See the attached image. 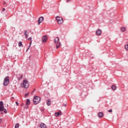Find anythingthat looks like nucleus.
I'll return each mask as SVG.
<instances>
[{"instance_id": "25", "label": "nucleus", "mask_w": 128, "mask_h": 128, "mask_svg": "<svg viewBox=\"0 0 128 128\" xmlns=\"http://www.w3.org/2000/svg\"><path fill=\"white\" fill-rule=\"evenodd\" d=\"M28 40H30V42H32V37L29 38Z\"/></svg>"}, {"instance_id": "17", "label": "nucleus", "mask_w": 128, "mask_h": 128, "mask_svg": "<svg viewBox=\"0 0 128 128\" xmlns=\"http://www.w3.org/2000/svg\"><path fill=\"white\" fill-rule=\"evenodd\" d=\"M26 100H27L26 102V104H28V105L30 104V99H27Z\"/></svg>"}, {"instance_id": "10", "label": "nucleus", "mask_w": 128, "mask_h": 128, "mask_svg": "<svg viewBox=\"0 0 128 128\" xmlns=\"http://www.w3.org/2000/svg\"><path fill=\"white\" fill-rule=\"evenodd\" d=\"M47 106H50L52 104V102L50 101V99H48L46 102Z\"/></svg>"}, {"instance_id": "1", "label": "nucleus", "mask_w": 128, "mask_h": 128, "mask_svg": "<svg viewBox=\"0 0 128 128\" xmlns=\"http://www.w3.org/2000/svg\"><path fill=\"white\" fill-rule=\"evenodd\" d=\"M40 102V96H35L34 98V104H38V102Z\"/></svg>"}, {"instance_id": "8", "label": "nucleus", "mask_w": 128, "mask_h": 128, "mask_svg": "<svg viewBox=\"0 0 128 128\" xmlns=\"http://www.w3.org/2000/svg\"><path fill=\"white\" fill-rule=\"evenodd\" d=\"M120 30L122 32H126V27H124V26H122V27H121Z\"/></svg>"}, {"instance_id": "20", "label": "nucleus", "mask_w": 128, "mask_h": 128, "mask_svg": "<svg viewBox=\"0 0 128 128\" xmlns=\"http://www.w3.org/2000/svg\"><path fill=\"white\" fill-rule=\"evenodd\" d=\"M0 106H4V102L2 101L0 102Z\"/></svg>"}, {"instance_id": "27", "label": "nucleus", "mask_w": 128, "mask_h": 128, "mask_svg": "<svg viewBox=\"0 0 128 128\" xmlns=\"http://www.w3.org/2000/svg\"><path fill=\"white\" fill-rule=\"evenodd\" d=\"M16 106H18V102H16Z\"/></svg>"}, {"instance_id": "23", "label": "nucleus", "mask_w": 128, "mask_h": 128, "mask_svg": "<svg viewBox=\"0 0 128 128\" xmlns=\"http://www.w3.org/2000/svg\"><path fill=\"white\" fill-rule=\"evenodd\" d=\"M4 114H7L8 113V111H6V109H4Z\"/></svg>"}, {"instance_id": "11", "label": "nucleus", "mask_w": 128, "mask_h": 128, "mask_svg": "<svg viewBox=\"0 0 128 128\" xmlns=\"http://www.w3.org/2000/svg\"><path fill=\"white\" fill-rule=\"evenodd\" d=\"M40 128H46V126L44 124L42 123L40 124Z\"/></svg>"}, {"instance_id": "30", "label": "nucleus", "mask_w": 128, "mask_h": 128, "mask_svg": "<svg viewBox=\"0 0 128 128\" xmlns=\"http://www.w3.org/2000/svg\"><path fill=\"white\" fill-rule=\"evenodd\" d=\"M66 1L68 2H70V0H66Z\"/></svg>"}, {"instance_id": "14", "label": "nucleus", "mask_w": 128, "mask_h": 128, "mask_svg": "<svg viewBox=\"0 0 128 128\" xmlns=\"http://www.w3.org/2000/svg\"><path fill=\"white\" fill-rule=\"evenodd\" d=\"M60 44H62V43L60 42H59L58 44H56V48H58L60 46Z\"/></svg>"}, {"instance_id": "5", "label": "nucleus", "mask_w": 128, "mask_h": 128, "mask_svg": "<svg viewBox=\"0 0 128 128\" xmlns=\"http://www.w3.org/2000/svg\"><path fill=\"white\" fill-rule=\"evenodd\" d=\"M44 16H40L38 20V24H40L44 22Z\"/></svg>"}, {"instance_id": "18", "label": "nucleus", "mask_w": 128, "mask_h": 128, "mask_svg": "<svg viewBox=\"0 0 128 128\" xmlns=\"http://www.w3.org/2000/svg\"><path fill=\"white\" fill-rule=\"evenodd\" d=\"M24 36H25L26 38H28V30L24 31Z\"/></svg>"}, {"instance_id": "7", "label": "nucleus", "mask_w": 128, "mask_h": 128, "mask_svg": "<svg viewBox=\"0 0 128 128\" xmlns=\"http://www.w3.org/2000/svg\"><path fill=\"white\" fill-rule=\"evenodd\" d=\"M96 34L97 36H100L102 34V30L98 29L96 31Z\"/></svg>"}, {"instance_id": "22", "label": "nucleus", "mask_w": 128, "mask_h": 128, "mask_svg": "<svg viewBox=\"0 0 128 128\" xmlns=\"http://www.w3.org/2000/svg\"><path fill=\"white\" fill-rule=\"evenodd\" d=\"M20 126V124H16L15 126V128H18Z\"/></svg>"}, {"instance_id": "16", "label": "nucleus", "mask_w": 128, "mask_h": 128, "mask_svg": "<svg viewBox=\"0 0 128 128\" xmlns=\"http://www.w3.org/2000/svg\"><path fill=\"white\" fill-rule=\"evenodd\" d=\"M4 106H0V112L4 111Z\"/></svg>"}, {"instance_id": "24", "label": "nucleus", "mask_w": 128, "mask_h": 128, "mask_svg": "<svg viewBox=\"0 0 128 128\" xmlns=\"http://www.w3.org/2000/svg\"><path fill=\"white\" fill-rule=\"evenodd\" d=\"M108 112H112V110L110 109V110H108Z\"/></svg>"}, {"instance_id": "19", "label": "nucleus", "mask_w": 128, "mask_h": 128, "mask_svg": "<svg viewBox=\"0 0 128 128\" xmlns=\"http://www.w3.org/2000/svg\"><path fill=\"white\" fill-rule=\"evenodd\" d=\"M22 46V42L20 41L18 42V46L20 47V46Z\"/></svg>"}, {"instance_id": "3", "label": "nucleus", "mask_w": 128, "mask_h": 128, "mask_svg": "<svg viewBox=\"0 0 128 128\" xmlns=\"http://www.w3.org/2000/svg\"><path fill=\"white\" fill-rule=\"evenodd\" d=\"M56 18L58 24H62L64 22V20H62V18L57 16Z\"/></svg>"}, {"instance_id": "15", "label": "nucleus", "mask_w": 128, "mask_h": 128, "mask_svg": "<svg viewBox=\"0 0 128 128\" xmlns=\"http://www.w3.org/2000/svg\"><path fill=\"white\" fill-rule=\"evenodd\" d=\"M112 90H116V86L113 85L112 86Z\"/></svg>"}, {"instance_id": "4", "label": "nucleus", "mask_w": 128, "mask_h": 128, "mask_svg": "<svg viewBox=\"0 0 128 128\" xmlns=\"http://www.w3.org/2000/svg\"><path fill=\"white\" fill-rule=\"evenodd\" d=\"M23 84L24 88H28V82L26 80H24L23 82Z\"/></svg>"}, {"instance_id": "31", "label": "nucleus", "mask_w": 128, "mask_h": 128, "mask_svg": "<svg viewBox=\"0 0 128 128\" xmlns=\"http://www.w3.org/2000/svg\"><path fill=\"white\" fill-rule=\"evenodd\" d=\"M20 78L21 79L22 78V76H21Z\"/></svg>"}, {"instance_id": "6", "label": "nucleus", "mask_w": 128, "mask_h": 128, "mask_svg": "<svg viewBox=\"0 0 128 128\" xmlns=\"http://www.w3.org/2000/svg\"><path fill=\"white\" fill-rule=\"evenodd\" d=\"M46 40H48V36H44L42 38V42L46 43Z\"/></svg>"}, {"instance_id": "12", "label": "nucleus", "mask_w": 128, "mask_h": 128, "mask_svg": "<svg viewBox=\"0 0 128 128\" xmlns=\"http://www.w3.org/2000/svg\"><path fill=\"white\" fill-rule=\"evenodd\" d=\"M98 117L99 118H102V116H104V113H102V112H100L98 113Z\"/></svg>"}, {"instance_id": "21", "label": "nucleus", "mask_w": 128, "mask_h": 128, "mask_svg": "<svg viewBox=\"0 0 128 128\" xmlns=\"http://www.w3.org/2000/svg\"><path fill=\"white\" fill-rule=\"evenodd\" d=\"M30 46H32V41H30V44L26 52H28V50H30Z\"/></svg>"}, {"instance_id": "32", "label": "nucleus", "mask_w": 128, "mask_h": 128, "mask_svg": "<svg viewBox=\"0 0 128 128\" xmlns=\"http://www.w3.org/2000/svg\"><path fill=\"white\" fill-rule=\"evenodd\" d=\"M64 106H66V104H64Z\"/></svg>"}, {"instance_id": "2", "label": "nucleus", "mask_w": 128, "mask_h": 128, "mask_svg": "<svg viewBox=\"0 0 128 128\" xmlns=\"http://www.w3.org/2000/svg\"><path fill=\"white\" fill-rule=\"evenodd\" d=\"M10 84V79L8 76H6L5 77L4 79V86H6L8 84Z\"/></svg>"}, {"instance_id": "29", "label": "nucleus", "mask_w": 128, "mask_h": 128, "mask_svg": "<svg viewBox=\"0 0 128 128\" xmlns=\"http://www.w3.org/2000/svg\"><path fill=\"white\" fill-rule=\"evenodd\" d=\"M2 122V119H0V124Z\"/></svg>"}, {"instance_id": "26", "label": "nucleus", "mask_w": 128, "mask_h": 128, "mask_svg": "<svg viewBox=\"0 0 128 128\" xmlns=\"http://www.w3.org/2000/svg\"><path fill=\"white\" fill-rule=\"evenodd\" d=\"M28 96V93H27L25 94V96Z\"/></svg>"}, {"instance_id": "28", "label": "nucleus", "mask_w": 128, "mask_h": 128, "mask_svg": "<svg viewBox=\"0 0 128 128\" xmlns=\"http://www.w3.org/2000/svg\"><path fill=\"white\" fill-rule=\"evenodd\" d=\"M2 10V12L6 11V8H4Z\"/></svg>"}, {"instance_id": "13", "label": "nucleus", "mask_w": 128, "mask_h": 128, "mask_svg": "<svg viewBox=\"0 0 128 128\" xmlns=\"http://www.w3.org/2000/svg\"><path fill=\"white\" fill-rule=\"evenodd\" d=\"M62 114V112H56L54 114L55 116H61Z\"/></svg>"}, {"instance_id": "33", "label": "nucleus", "mask_w": 128, "mask_h": 128, "mask_svg": "<svg viewBox=\"0 0 128 128\" xmlns=\"http://www.w3.org/2000/svg\"><path fill=\"white\" fill-rule=\"evenodd\" d=\"M0 114H2V112H1Z\"/></svg>"}, {"instance_id": "9", "label": "nucleus", "mask_w": 128, "mask_h": 128, "mask_svg": "<svg viewBox=\"0 0 128 128\" xmlns=\"http://www.w3.org/2000/svg\"><path fill=\"white\" fill-rule=\"evenodd\" d=\"M60 42V38L58 37H56L54 40V42L55 44H58Z\"/></svg>"}]
</instances>
